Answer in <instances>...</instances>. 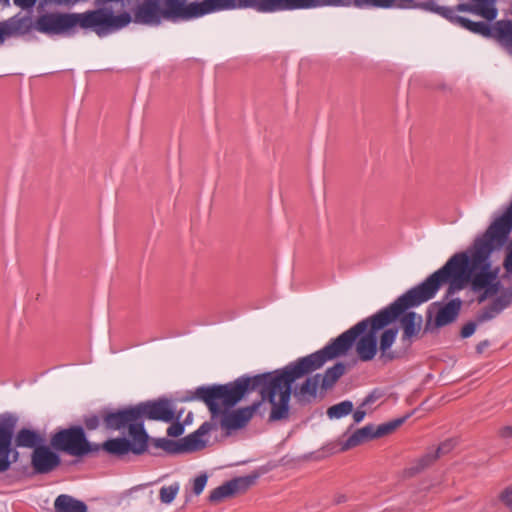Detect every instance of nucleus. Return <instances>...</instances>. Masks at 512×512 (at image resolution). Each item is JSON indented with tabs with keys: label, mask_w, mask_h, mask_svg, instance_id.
I'll return each mask as SVG.
<instances>
[{
	"label": "nucleus",
	"mask_w": 512,
	"mask_h": 512,
	"mask_svg": "<svg viewBox=\"0 0 512 512\" xmlns=\"http://www.w3.org/2000/svg\"><path fill=\"white\" fill-rule=\"evenodd\" d=\"M83 423L87 430L92 431L99 428L100 424L102 423V409L99 411V414H91L87 415L83 419Z\"/></svg>",
	"instance_id": "obj_36"
},
{
	"label": "nucleus",
	"mask_w": 512,
	"mask_h": 512,
	"mask_svg": "<svg viewBox=\"0 0 512 512\" xmlns=\"http://www.w3.org/2000/svg\"><path fill=\"white\" fill-rule=\"evenodd\" d=\"M503 267L507 273H512V247H508L503 261Z\"/></svg>",
	"instance_id": "obj_44"
},
{
	"label": "nucleus",
	"mask_w": 512,
	"mask_h": 512,
	"mask_svg": "<svg viewBox=\"0 0 512 512\" xmlns=\"http://www.w3.org/2000/svg\"><path fill=\"white\" fill-rule=\"evenodd\" d=\"M257 375H242L232 382L226 384H215L211 386H200L196 388L192 396L184 398L185 401L201 400L211 413L212 419L221 414L220 426L225 430H237L245 427L253 417L263 401L271 404L269 421H281L289 418V412L285 418L272 419L271 415L275 406L281 401V392L276 391L271 402L262 393V388H250V383L245 387V379Z\"/></svg>",
	"instance_id": "obj_3"
},
{
	"label": "nucleus",
	"mask_w": 512,
	"mask_h": 512,
	"mask_svg": "<svg viewBox=\"0 0 512 512\" xmlns=\"http://www.w3.org/2000/svg\"><path fill=\"white\" fill-rule=\"evenodd\" d=\"M397 333H398V330L396 328H389V329H386L380 337L379 359L383 363L393 361L394 359H397L400 357V355L397 352L391 350V347H392L393 343L395 342Z\"/></svg>",
	"instance_id": "obj_22"
},
{
	"label": "nucleus",
	"mask_w": 512,
	"mask_h": 512,
	"mask_svg": "<svg viewBox=\"0 0 512 512\" xmlns=\"http://www.w3.org/2000/svg\"><path fill=\"white\" fill-rule=\"evenodd\" d=\"M353 411V404L351 401H342L338 404H335L328 408L327 415L329 418L333 419H339L344 416H347Z\"/></svg>",
	"instance_id": "obj_31"
},
{
	"label": "nucleus",
	"mask_w": 512,
	"mask_h": 512,
	"mask_svg": "<svg viewBox=\"0 0 512 512\" xmlns=\"http://www.w3.org/2000/svg\"><path fill=\"white\" fill-rule=\"evenodd\" d=\"M89 446L90 447H89V451L87 452V455L97 453V452H99L100 449H102V444H95V443L89 442Z\"/></svg>",
	"instance_id": "obj_49"
},
{
	"label": "nucleus",
	"mask_w": 512,
	"mask_h": 512,
	"mask_svg": "<svg viewBox=\"0 0 512 512\" xmlns=\"http://www.w3.org/2000/svg\"><path fill=\"white\" fill-rule=\"evenodd\" d=\"M500 247L485 231L467 251L455 253L440 269L397 299L406 311L434 298L445 283H448L445 299L469 283L471 290L478 294L477 302L483 303L497 295L501 287L500 267L491 262L493 251Z\"/></svg>",
	"instance_id": "obj_2"
},
{
	"label": "nucleus",
	"mask_w": 512,
	"mask_h": 512,
	"mask_svg": "<svg viewBox=\"0 0 512 512\" xmlns=\"http://www.w3.org/2000/svg\"><path fill=\"white\" fill-rule=\"evenodd\" d=\"M184 433V426L179 422V420H176V422L172 423L167 428V435L171 437H178Z\"/></svg>",
	"instance_id": "obj_42"
},
{
	"label": "nucleus",
	"mask_w": 512,
	"mask_h": 512,
	"mask_svg": "<svg viewBox=\"0 0 512 512\" xmlns=\"http://www.w3.org/2000/svg\"><path fill=\"white\" fill-rule=\"evenodd\" d=\"M217 427L211 422H204L193 433L185 436L180 440L181 453L194 452L206 447L207 441L203 439L210 431L216 430Z\"/></svg>",
	"instance_id": "obj_17"
},
{
	"label": "nucleus",
	"mask_w": 512,
	"mask_h": 512,
	"mask_svg": "<svg viewBox=\"0 0 512 512\" xmlns=\"http://www.w3.org/2000/svg\"><path fill=\"white\" fill-rule=\"evenodd\" d=\"M54 509L55 512H87V506L84 502L66 494L59 495L56 498Z\"/></svg>",
	"instance_id": "obj_27"
},
{
	"label": "nucleus",
	"mask_w": 512,
	"mask_h": 512,
	"mask_svg": "<svg viewBox=\"0 0 512 512\" xmlns=\"http://www.w3.org/2000/svg\"><path fill=\"white\" fill-rule=\"evenodd\" d=\"M455 447V442L452 439H448L444 442H442L434 451L438 455V458H440L443 455L448 454L451 452Z\"/></svg>",
	"instance_id": "obj_40"
},
{
	"label": "nucleus",
	"mask_w": 512,
	"mask_h": 512,
	"mask_svg": "<svg viewBox=\"0 0 512 512\" xmlns=\"http://www.w3.org/2000/svg\"><path fill=\"white\" fill-rule=\"evenodd\" d=\"M4 24L8 38L26 35L34 29L35 26V22H33L30 16H20V14L5 20Z\"/></svg>",
	"instance_id": "obj_20"
},
{
	"label": "nucleus",
	"mask_w": 512,
	"mask_h": 512,
	"mask_svg": "<svg viewBox=\"0 0 512 512\" xmlns=\"http://www.w3.org/2000/svg\"><path fill=\"white\" fill-rule=\"evenodd\" d=\"M366 415V412L360 408H358L354 413H353V419H354V422L355 423H359L361 422L364 417Z\"/></svg>",
	"instance_id": "obj_47"
},
{
	"label": "nucleus",
	"mask_w": 512,
	"mask_h": 512,
	"mask_svg": "<svg viewBox=\"0 0 512 512\" xmlns=\"http://www.w3.org/2000/svg\"><path fill=\"white\" fill-rule=\"evenodd\" d=\"M256 480V476H242L233 478L213 489L208 497L211 503H219L225 498L245 493Z\"/></svg>",
	"instance_id": "obj_13"
},
{
	"label": "nucleus",
	"mask_w": 512,
	"mask_h": 512,
	"mask_svg": "<svg viewBox=\"0 0 512 512\" xmlns=\"http://www.w3.org/2000/svg\"><path fill=\"white\" fill-rule=\"evenodd\" d=\"M8 38L4 21L0 22V44H3L4 41Z\"/></svg>",
	"instance_id": "obj_48"
},
{
	"label": "nucleus",
	"mask_w": 512,
	"mask_h": 512,
	"mask_svg": "<svg viewBox=\"0 0 512 512\" xmlns=\"http://www.w3.org/2000/svg\"><path fill=\"white\" fill-rule=\"evenodd\" d=\"M393 7L400 9H408V8H420L426 11H430L434 13V9L429 8L428 4L437 5L434 1L427 2H416V0H394Z\"/></svg>",
	"instance_id": "obj_32"
},
{
	"label": "nucleus",
	"mask_w": 512,
	"mask_h": 512,
	"mask_svg": "<svg viewBox=\"0 0 512 512\" xmlns=\"http://www.w3.org/2000/svg\"><path fill=\"white\" fill-rule=\"evenodd\" d=\"M132 441L127 438L108 439L102 443V450L109 455L122 458L129 452L135 455H141L148 449V440L144 438L131 437Z\"/></svg>",
	"instance_id": "obj_12"
},
{
	"label": "nucleus",
	"mask_w": 512,
	"mask_h": 512,
	"mask_svg": "<svg viewBox=\"0 0 512 512\" xmlns=\"http://www.w3.org/2000/svg\"><path fill=\"white\" fill-rule=\"evenodd\" d=\"M501 313V310L497 307V305L492 301L490 304L485 306L477 315L476 321L478 323H483L488 320L495 318L497 315Z\"/></svg>",
	"instance_id": "obj_33"
},
{
	"label": "nucleus",
	"mask_w": 512,
	"mask_h": 512,
	"mask_svg": "<svg viewBox=\"0 0 512 512\" xmlns=\"http://www.w3.org/2000/svg\"><path fill=\"white\" fill-rule=\"evenodd\" d=\"M151 448L162 449L169 454L181 453L180 441L176 442L166 438L153 439L150 444Z\"/></svg>",
	"instance_id": "obj_29"
},
{
	"label": "nucleus",
	"mask_w": 512,
	"mask_h": 512,
	"mask_svg": "<svg viewBox=\"0 0 512 512\" xmlns=\"http://www.w3.org/2000/svg\"><path fill=\"white\" fill-rule=\"evenodd\" d=\"M492 301L502 312L512 304V287L503 289L500 294Z\"/></svg>",
	"instance_id": "obj_35"
},
{
	"label": "nucleus",
	"mask_w": 512,
	"mask_h": 512,
	"mask_svg": "<svg viewBox=\"0 0 512 512\" xmlns=\"http://www.w3.org/2000/svg\"><path fill=\"white\" fill-rule=\"evenodd\" d=\"M408 415L400 418L393 419L389 422L383 423L378 425L375 429V435L376 437L380 438L385 435L391 434L394 432L397 428H399L407 419Z\"/></svg>",
	"instance_id": "obj_30"
},
{
	"label": "nucleus",
	"mask_w": 512,
	"mask_h": 512,
	"mask_svg": "<svg viewBox=\"0 0 512 512\" xmlns=\"http://www.w3.org/2000/svg\"><path fill=\"white\" fill-rule=\"evenodd\" d=\"M438 459V455L434 450L428 451L408 468L409 475H415L432 465Z\"/></svg>",
	"instance_id": "obj_28"
},
{
	"label": "nucleus",
	"mask_w": 512,
	"mask_h": 512,
	"mask_svg": "<svg viewBox=\"0 0 512 512\" xmlns=\"http://www.w3.org/2000/svg\"><path fill=\"white\" fill-rule=\"evenodd\" d=\"M207 480L208 477L205 473L200 474L194 479L192 490L195 495H200L203 492L207 484Z\"/></svg>",
	"instance_id": "obj_39"
},
{
	"label": "nucleus",
	"mask_w": 512,
	"mask_h": 512,
	"mask_svg": "<svg viewBox=\"0 0 512 512\" xmlns=\"http://www.w3.org/2000/svg\"><path fill=\"white\" fill-rule=\"evenodd\" d=\"M512 230V199L505 212L495 219L487 228L488 235H491L496 244L502 246Z\"/></svg>",
	"instance_id": "obj_16"
},
{
	"label": "nucleus",
	"mask_w": 512,
	"mask_h": 512,
	"mask_svg": "<svg viewBox=\"0 0 512 512\" xmlns=\"http://www.w3.org/2000/svg\"><path fill=\"white\" fill-rule=\"evenodd\" d=\"M494 39L512 54V20L495 22Z\"/></svg>",
	"instance_id": "obj_26"
},
{
	"label": "nucleus",
	"mask_w": 512,
	"mask_h": 512,
	"mask_svg": "<svg viewBox=\"0 0 512 512\" xmlns=\"http://www.w3.org/2000/svg\"><path fill=\"white\" fill-rule=\"evenodd\" d=\"M473 3H460L455 7H449L456 12H469L484 18L491 22L498 16V9L496 7L497 0H472Z\"/></svg>",
	"instance_id": "obj_15"
},
{
	"label": "nucleus",
	"mask_w": 512,
	"mask_h": 512,
	"mask_svg": "<svg viewBox=\"0 0 512 512\" xmlns=\"http://www.w3.org/2000/svg\"><path fill=\"white\" fill-rule=\"evenodd\" d=\"M428 5L430 6L429 8L434 9V13L442 16L451 23L458 25L474 34L481 35L485 38L494 39L495 24L489 25L488 23L482 21L474 22L465 17L454 15V10L446 6H439L433 4Z\"/></svg>",
	"instance_id": "obj_11"
},
{
	"label": "nucleus",
	"mask_w": 512,
	"mask_h": 512,
	"mask_svg": "<svg viewBox=\"0 0 512 512\" xmlns=\"http://www.w3.org/2000/svg\"><path fill=\"white\" fill-rule=\"evenodd\" d=\"M51 446L57 450L76 457H83L89 451V441L81 426H72L56 432L51 437Z\"/></svg>",
	"instance_id": "obj_7"
},
{
	"label": "nucleus",
	"mask_w": 512,
	"mask_h": 512,
	"mask_svg": "<svg viewBox=\"0 0 512 512\" xmlns=\"http://www.w3.org/2000/svg\"><path fill=\"white\" fill-rule=\"evenodd\" d=\"M14 4L22 9L32 8L36 0H13Z\"/></svg>",
	"instance_id": "obj_45"
},
{
	"label": "nucleus",
	"mask_w": 512,
	"mask_h": 512,
	"mask_svg": "<svg viewBox=\"0 0 512 512\" xmlns=\"http://www.w3.org/2000/svg\"><path fill=\"white\" fill-rule=\"evenodd\" d=\"M375 427L371 424L366 425L360 429H357L359 436H362L365 441L377 438L375 435Z\"/></svg>",
	"instance_id": "obj_41"
},
{
	"label": "nucleus",
	"mask_w": 512,
	"mask_h": 512,
	"mask_svg": "<svg viewBox=\"0 0 512 512\" xmlns=\"http://www.w3.org/2000/svg\"><path fill=\"white\" fill-rule=\"evenodd\" d=\"M179 484L174 483L170 486H163L159 491L160 501L164 504H170L179 492Z\"/></svg>",
	"instance_id": "obj_34"
},
{
	"label": "nucleus",
	"mask_w": 512,
	"mask_h": 512,
	"mask_svg": "<svg viewBox=\"0 0 512 512\" xmlns=\"http://www.w3.org/2000/svg\"><path fill=\"white\" fill-rule=\"evenodd\" d=\"M404 312L405 309L399 300L396 299L389 306L361 320L338 337L332 339L322 349L300 357L282 369L257 374L251 380L245 379V387L249 383L251 385L250 388L256 389L261 387L262 393L271 402L275 392L277 390L280 391L281 401L273 409L271 418H285L288 413V402H290L292 394V384L296 380L322 368L328 361L346 355L354 344L356 345L357 356L361 361L368 362L373 360L378 351L377 332L394 322Z\"/></svg>",
	"instance_id": "obj_1"
},
{
	"label": "nucleus",
	"mask_w": 512,
	"mask_h": 512,
	"mask_svg": "<svg viewBox=\"0 0 512 512\" xmlns=\"http://www.w3.org/2000/svg\"><path fill=\"white\" fill-rule=\"evenodd\" d=\"M347 500V497L343 494H340V495H337L335 498H334V502L336 504H341V503H344L345 501Z\"/></svg>",
	"instance_id": "obj_51"
},
{
	"label": "nucleus",
	"mask_w": 512,
	"mask_h": 512,
	"mask_svg": "<svg viewBox=\"0 0 512 512\" xmlns=\"http://www.w3.org/2000/svg\"><path fill=\"white\" fill-rule=\"evenodd\" d=\"M488 345L489 342L487 340H484L477 345L476 349L479 353H481Z\"/></svg>",
	"instance_id": "obj_50"
},
{
	"label": "nucleus",
	"mask_w": 512,
	"mask_h": 512,
	"mask_svg": "<svg viewBox=\"0 0 512 512\" xmlns=\"http://www.w3.org/2000/svg\"><path fill=\"white\" fill-rule=\"evenodd\" d=\"M499 436L506 440H512V426H504L499 429Z\"/></svg>",
	"instance_id": "obj_46"
},
{
	"label": "nucleus",
	"mask_w": 512,
	"mask_h": 512,
	"mask_svg": "<svg viewBox=\"0 0 512 512\" xmlns=\"http://www.w3.org/2000/svg\"><path fill=\"white\" fill-rule=\"evenodd\" d=\"M476 326H477V325H476V323H475V322H472V321H470V322L466 323V324L462 327V329H461V333H460V334H461V337H462V338H468V337L472 336V335H473V333H474V332H475V330H476Z\"/></svg>",
	"instance_id": "obj_43"
},
{
	"label": "nucleus",
	"mask_w": 512,
	"mask_h": 512,
	"mask_svg": "<svg viewBox=\"0 0 512 512\" xmlns=\"http://www.w3.org/2000/svg\"><path fill=\"white\" fill-rule=\"evenodd\" d=\"M60 464V456L44 444L35 447V450L31 453V467L35 475L49 474L57 469Z\"/></svg>",
	"instance_id": "obj_14"
},
{
	"label": "nucleus",
	"mask_w": 512,
	"mask_h": 512,
	"mask_svg": "<svg viewBox=\"0 0 512 512\" xmlns=\"http://www.w3.org/2000/svg\"><path fill=\"white\" fill-rule=\"evenodd\" d=\"M394 0H326L325 7L391 8Z\"/></svg>",
	"instance_id": "obj_21"
},
{
	"label": "nucleus",
	"mask_w": 512,
	"mask_h": 512,
	"mask_svg": "<svg viewBox=\"0 0 512 512\" xmlns=\"http://www.w3.org/2000/svg\"><path fill=\"white\" fill-rule=\"evenodd\" d=\"M102 424L108 431H127L130 437L149 439L140 420L137 404L118 410L103 408Z\"/></svg>",
	"instance_id": "obj_6"
},
{
	"label": "nucleus",
	"mask_w": 512,
	"mask_h": 512,
	"mask_svg": "<svg viewBox=\"0 0 512 512\" xmlns=\"http://www.w3.org/2000/svg\"><path fill=\"white\" fill-rule=\"evenodd\" d=\"M461 305L462 301L456 298L442 306L435 316L436 327H443L452 323L459 315Z\"/></svg>",
	"instance_id": "obj_24"
},
{
	"label": "nucleus",
	"mask_w": 512,
	"mask_h": 512,
	"mask_svg": "<svg viewBox=\"0 0 512 512\" xmlns=\"http://www.w3.org/2000/svg\"><path fill=\"white\" fill-rule=\"evenodd\" d=\"M326 0H253V9L260 13L294 11L325 7Z\"/></svg>",
	"instance_id": "obj_9"
},
{
	"label": "nucleus",
	"mask_w": 512,
	"mask_h": 512,
	"mask_svg": "<svg viewBox=\"0 0 512 512\" xmlns=\"http://www.w3.org/2000/svg\"><path fill=\"white\" fill-rule=\"evenodd\" d=\"M364 442V438H362V436H359L358 431L356 430L352 435L348 437V439L345 442L342 443L341 451H347Z\"/></svg>",
	"instance_id": "obj_37"
},
{
	"label": "nucleus",
	"mask_w": 512,
	"mask_h": 512,
	"mask_svg": "<svg viewBox=\"0 0 512 512\" xmlns=\"http://www.w3.org/2000/svg\"><path fill=\"white\" fill-rule=\"evenodd\" d=\"M374 400H375V397H374L372 394H370V395H368V396L365 398V400H364V401H363V403H362V406H365V405H367V404H369V403H372Z\"/></svg>",
	"instance_id": "obj_52"
},
{
	"label": "nucleus",
	"mask_w": 512,
	"mask_h": 512,
	"mask_svg": "<svg viewBox=\"0 0 512 512\" xmlns=\"http://www.w3.org/2000/svg\"><path fill=\"white\" fill-rule=\"evenodd\" d=\"M400 322L403 329L401 340L405 346L409 347L412 339L420 332L422 317L415 312H407L402 316Z\"/></svg>",
	"instance_id": "obj_19"
},
{
	"label": "nucleus",
	"mask_w": 512,
	"mask_h": 512,
	"mask_svg": "<svg viewBox=\"0 0 512 512\" xmlns=\"http://www.w3.org/2000/svg\"><path fill=\"white\" fill-rule=\"evenodd\" d=\"M346 370L347 365L343 362H337L332 367L327 368L320 377V391L326 393L331 390L346 373Z\"/></svg>",
	"instance_id": "obj_23"
},
{
	"label": "nucleus",
	"mask_w": 512,
	"mask_h": 512,
	"mask_svg": "<svg viewBox=\"0 0 512 512\" xmlns=\"http://www.w3.org/2000/svg\"><path fill=\"white\" fill-rule=\"evenodd\" d=\"M15 423L12 416L0 417V473L8 471L19 459V452L12 448Z\"/></svg>",
	"instance_id": "obj_8"
},
{
	"label": "nucleus",
	"mask_w": 512,
	"mask_h": 512,
	"mask_svg": "<svg viewBox=\"0 0 512 512\" xmlns=\"http://www.w3.org/2000/svg\"><path fill=\"white\" fill-rule=\"evenodd\" d=\"M321 374L317 373L307 377L303 383L296 386L293 395L301 404H308L317 398V391L320 388Z\"/></svg>",
	"instance_id": "obj_18"
},
{
	"label": "nucleus",
	"mask_w": 512,
	"mask_h": 512,
	"mask_svg": "<svg viewBox=\"0 0 512 512\" xmlns=\"http://www.w3.org/2000/svg\"><path fill=\"white\" fill-rule=\"evenodd\" d=\"M253 9V0H146L135 10L140 25L159 26L163 22L180 23L221 11Z\"/></svg>",
	"instance_id": "obj_4"
},
{
	"label": "nucleus",
	"mask_w": 512,
	"mask_h": 512,
	"mask_svg": "<svg viewBox=\"0 0 512 512\" xmlns=\"http://www.w3.org/2000/svg\"><path fill=\"white\" fill-rule=\"evenodd\" d=\"M14 443L16 447L35 450V447L43 445L44 438L38 431L21 428L14 437Z\"/></svg>",
	"instance_id": "obj_25"
},
{
	"label": "nucleus",
	"mask_w": 512,
	"mask_h": 512,
	"mask_svg": "<svg viewBox=\"0 0 512 512\" xmlns=\"http://www.w3.org/2000/svg\"><path fill=\"white\" fill-rule=\"evenodd\" d=\"M137 407L143 425L145 419L172 422L173 420H179L181 417V414L175 415L172 402L166 398L140 402Z\"/></svg>",
	"instance_id": "obj_10"
},
{
	"label": "nucleus",
	"mask_w": 512,
	"mask_h": 512,
	"mask_svg": "<svg viewBox=\"0 0 512 512\" xmlns=\"http://www.w3.org/2000/svg\"><path fill=\"white\" fill-rule=\"evenodd\" d=\"M132 18L127 11L114 14L112 9L100 7L83 13L51 12L40 15L34 29L48 36L71 34L75 27L93 31L99 38L127 27Z\"/></svg>",
	"instance_id": "obj_5"
},
{
	"label": "nucleus",
	"mask_w": 512,
	"mask_h": 512,
	"mask_svg": "<svg viewBox=\"0 0 512 512\" xmlns=\"http://www.w3.org/2000/svg\"><path fill=\"white\" fill-rule=\"evenodd\" d=\"M499 501L512 512V483L505 487L499 494Z\"/></svg>",
	"instance_id": "obj_38"
}]
</instances>
